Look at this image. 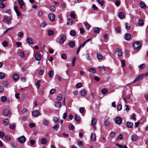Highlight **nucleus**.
<instances>
[{
  "instance_id": "obj_37",
  "label": "nucleus",
  "mask_w": 148,
  "mask_h": 148,
  "mask_svg": "<svg viewBox=\"0 0 148 148\" xmlns=\"http://www.w3.org/2000/svg\"><path fill=\"white\" fill-rule=\"evenodd\" d=\"M62 98V95L61 94H58L57 97V99L58 101H60Z\"/></svg>"
},
{
  "instance_id": "obj_30",
  "label": "nucleus",
  "mask_w": 148,
  "mask_h": 148,
  "mask_svg": "<svg viewBox=\"0 0 148 148\" xmlns=\"http://www.w3.org/2000/svg\"><path fill=\"white\" fill-rule=\"evenodd\" d=\"M3 123L4 125H7L9 123V121L8 119L6 118L3 121Z\"/></svg>"
},
{
  "instance_id": "obj_39",
  "label": "nucleus",
  "mask_w": 148,
  "mask_h": 148,
  "mask_svg": "<svg viewBox=\"0 0 148 148\" xmlns=\"http://www.w3.org/2000/svg\"><path fill=\"white\" fill-rule=\"evenodd\" d=\"M17 1L19 5H24V7H25L26 5L24 2L23 0H17Z\"/></svg>"
},
{
  "instance_id": "obj_26",
  "label": "nucleus",
  "mask_w": 148,
  "mask_h": 148,
  "mask_svg": "<svg viewBox=\"0 0 148 148\" xmlns=\"http://www.w3.org/2000/svg\"><path fill=\"white\" fill-rule=\"evenodd\" d=\"M138 138V136L136 134H134L131 136V139L132 141L136 140Z\"/></svg>"
},
{
  "instance_id": "obj_44",
  "label": "nucleus",
  "mask_w": 148,
  "mask_h": 148,
  "mask_svg": "<svg viewBox=\"0 0 148 148\" xmlns=\"http://www.w3.org/2000/svg\"><path fill=\"white\" fill-rule=\"evenodd\" d=\"M1 101L4 102L7 101V98L5 96H3L1 97Z\"/></svg>"
},
{
  "instance_id": "obj_20",
  "label": "nucleus",
  "mask_w": 148,
  "mask_h": 148,
  "mask_svg": "<svg viewBox=\"0 0 148 148\" xmlns=\"http://www.w3.org/2000/svg\"><path fill=\"white\" fill-rule=\"evenodd\" d=\"M73 21L70 18L68 19L67 20V22L66 24L68 25H71L73 23Z\"/></svg>"
},
{
  "instance_id": "obj_29",
  "label": "nucleus",
  "mask_w": 148,
  "mask_h": 148,
  "mask_svg": "<svg viewBox=\"0 0 148 148\" xmlns=\"http://www.w3.org/2000/svg\"><path fill=\"white\" fill-rule=\"evenodd\" d=\"M47 139L45 138H42L41 140V143L43 145H45L47 142Z\"/></svg>"
},
{
  "instance_id": "obj_10",
  "label": "nucleus",
  "mask_w": 148,
  "mask_h": 148,
  "mask_svg": "<svg viewBox=\"0 0 148 148\" xmlns=\"http://www.w3.org/2000/svg\"><path fill=\"white\" fill-rule=\"evenodd\" d=\"M134 124L131 122L127 121L126 122V125L127 127L128 128H131L133 127Z\"/></svg>"
},
{
  "instance_id": "obj_64",
  "label": "nucleus",
  "mask_w": 148,
  "mask_h": 148,
  "mask_svg": "<svg viewBox=\"0 0 148 148\" xmlns=\"http://www.w3.org/2000/svg\"><path fill=\"white\" fill-rule=\"evenodd\" d=\"M122 106L121 104H119L117 106V109L118 110L120 111L122 109Z\"/></svg>"
},
{
  "instance_id": "obj_42",
  "label": "nucleus",
  "mask_w": 148,
  "mask_h": 148,
  "mask_svg": "<svg viewBox=\"0 0 148 148\" xmlns=\"http://www.w3.org/2000/svg\"><path fill=\"white\" fill-rule=\"evenodd\" d=\"M5 76L4 73L2 72H0V79H2L5 77Z\"/></svg>"
},
{
  "instance_id": "obj_41",
  "label": "nucleus",
  "mask_w": 148,
  "mask_h": 148,
  "mask_svg": "<svg viewBox=\"0 0 148 148\" xmlns=\"http://www.w3.org/2000/svg\"><path fill=\"white\" fill-rule=\"evenodd\" d=\"M89 72L92 73V74L96 73V71L95 68H92L90 69L89 70Z\"/></svg>"
},
{
  "instance_id": "obj_25",
  "label": "nucleus",
  "mask_w": 148,
  "mask_h": 148,
  "mask_svg": "<svg viewBox=\"0 0 148 148\" xmlns=\"http://www.w3.org/2000/svg\"><path fill=\"white\" fill-rule=\"evenodd\" d=\"M49 121L48 120L46 119H44L43 120V124L44 125L47 126L49 124Z\"/></svg>"
},
{
  "instance_id": "obj_13",
  "label": "nucleus",
  "mask_w": 148,
  "mask_h": 148,
  "mask_svg": "<svg viewBox=\"0 0 148 148\" xmlns=\"http://www.w3.org/2000/svg\"><path fill=\"white\" fill-rule=\"evenodd\" d=\"M68 45L71 48H73L75 46V41L73 40H72L69 41L68 43Z\"/></svg>"
},
{
  "instance_id": "obj_46",
  "label": "nucleus",
  "mask_w": 148,
  "mask_h": 148,
  "mask_svg": "<svg viewBox=\"0 0 148 148\" xmlns=\"http://www.w3.org/2000/svg\"><path fill=\"white\" fill-rule=\"evenodd\" d=\"M138 24L141 26H142L144 25V22L142 19H140L138 21Z\"/></svg>"
},
{
  "instance_id": "obj_55",
  "label": "nucleus",
  "mask_w": 148,
  "mask_h": 148,
  "mask_svg": "<svg viewBox=\"0 0 148 148\" xmlns=\"http://www.w3.org/2000/svg\"><path fill=\"white\" fill-rule=\"evenodd\" d=\"M59 127V126L58 125H56L53 127V128L54 130H55L56 131H58Z\"/></svg>"
},
{
  "instance_id": "obj_7",
  "label": "nucleus",
  "mask_w": 148,
  "mask_h": 148,
  "mask_svg": "<svg viewBox=\"0 0 148 148\" xmlns=\"http://www.w3.org/2000/svg\"><path fill=\"white\" fill-rule=\"evenodd\" d=\"M32 115L34 117H37L40 115V112L38 110H35L32 112Z\"/></svg>"
},
{
  "instance_id": "obj_62",
  "label": "nucleus",
  "mask_w": 148,
  "mask_h": 148,
  "mask_svg": "<svg viewBox=\"0 0 148 148\" xmlns=\"http://www.w3.org/2000/svg\"><path fill=\"white\" fill-rule=\"evenodd\" d=\"M146 66V65L145 64H140V68L141 69H143Z\"/></svg>"
},
{
  "instance_id": "obj_54",
  "label": "nucleus",
  "mask_w": 148,
  "mask_h": 148,
  "mask_svg": "<svg viewBox=\"0 0 148 148\" xmlns=\"http://www.w3.org/2000/svg\"><path fill=\"white\" fill-rule=\"evenodd\" d=\"M56 92V90L54 88L51 89L50 90V93L51 95L55 94Z\"/></svg>"
},
{
  "instance_id": "obj_53",
  "label": "nucleus",
  "mask_w": 148,
  "mask_h": 148,
  "mask_svg": "<svg viewBox=\"0 0 148 148\" xmlns=\"http://www.w3.org/2000/svg\"><path fill=\"white\" fill-rule=\"evenodd\" d=\"M116 135V132H112L110 134V135L111 137H114Z\"/></svg>"
},
{
  "instance_id": "obj_60",
  "label": "nucleus",
  "mask_w": 148,
  "mask_h": 148,
  "mask_svg": "<svg viewBox=\"0 0 148 148\" xmlns=\"http://www.w3.org/2000/svg\"><path fill=\"white\" fill-rule=\"evenodd\" d=\"M130 118L131 119L134 120V121H136V119L135 117V114L134 113H133L132 115H131Z\"/></svg>"
},
{
  "instance_id": "obj_18",
  "label": "nucleus",
  "mask_w": 148,
  "mask_h": 148,
  "mask_svg": "<svg viewBox=\"0 0 148 148\" xmlns=\"http://www.w3.org/2000/svg\"><path fill=\"white\" fill-rule=\"evenodd\" d=\"M12 78L13 80L15 81H17L19 78L18 75L17 74H14L13 75Z\"/></svg>"
},
{
  "instance_id": "obj_1",
  "label": "nucleus",
  "mask_w": 148,
  "mask_h": 148,
  "mask_svg": "<svg viewBox=\"0 0 148 148\" xmlns=\"http://www.w3.org/2000/svg\"><path fill=\"white\" fill-rule=\"evenodd\" d=\"M144 77V74H142L139 76L137 77L134 80L133 82H132L130 83H128L127 84V85H128L130 84H132L134 83H135L138 81L140 80H142L143 79Z\"/></svg>"
},
{
  "instance_id": "obj_36",
  "label": "nucleus",
  "mask_w": 148,
  "mask_h": 148,
  "mask_svg": "<svg viewBox=\"0 0 148 148\" xmlns=\"http://www.w3.org/2000/svg\"><path fill=\"white\" fill-rule=\"evenodd\" d=\"M91 40V39L89 38L87 40L85 41L82 44H81L80 45H81V47H83L85 45V44L87 42H88L90 41Z\"/></svg>"
},
{
  "instance_id": "obj_48",
  "label": "nucleus",
  "mask_w": 148,
  "mask_h": 148,
  "mask_svg": "<svg viewBox=\"0 0 148 148\" xmlns=\"http://www.w3.org/2000/svg\"><path fill=\"white\" fill-rule=\"evenodd\" d=\"M40 80H38L37 81V82H36L35 85L38 88L40 86Z\"/></svg>"
},
{
  "instance_id": "obj_23",
  "label": "nucleus",
  "mask_w": 148,
  "mask_h": 148,
  "mask_svg": "<svg viewBox=\"0 0 148 148\" xmlns=\"http://www.w3.org/2000/svg\"><path fill=\"white\" fill-rule=\"evenodd\" d=\"M55 106L57 108H60L61 106V103L60 102H56L55 103Z\"/></svg>"
},
{
  "instance_id": "obj_27",
  "label": "nucleus",
  "mask_w": 148,
  "mask_h": 148,
  "mask_svg": "<svg viewBox=\"0 0 148 148\" xmlns=\"http://www.w3.org/2000/svg\"><path fill=\"white\" fill-rule=\"evenodd\" d=\"M54 32L53 30H48L47 31V34L49 36H52L53 35Z\"/></svg>"
},
{
  "instance_id": "obj_51",
  "label": "nucleus",
  "mask_w": 148,
  "mask_h": 148,
  "mask_svg": "<svg viewBox=\"0 0 148 148\" xmlns=\"http://www.w3.org/2000/svg\"><path fill=\"white\" fill-rule=\"evenodd\" d=\"M19 55L21 58H24L25 56V53L23 51L20 52L19 53Z\"/></svg>"
},
{
  "instance_id": "obj_3",
  "label": "nucleus",
  "mask_w": 148,
  "mask_h": 148,
  "mask_svg": "<svg viewBox=\"0 0 148 148\" xmlns=\"http://www.w3.org/2000/svg\"><path fill=\"white\" fill-rule=\"evenodd\" d=\"M134 49L135 50H138L140 47V41H137L134 43L133 45Z\"/></svg>"
},
{
  "instance_id": "obj_50",
  "label": "nucleus",
  "mask_w": 148,
  "mask_h": 148,
  "mask_svg": "<svg viewBox=\"0 0 148 148\" xmlns=\"http://www.w3.org/2000/svg\"><path fill=\"white\" fill-rule=\"evenodd\" d=\"M67 57V56L66 54L63 53L61 55V58L63 59H66Z\"/></svg>"
},
{
  "instance_id": "obj_35",
  "label": "nucleus",
  "mask_w": 148,
  "mask_h": 148,
  "mask_svg": "<svg viewBox=\"0 0 148 148\" xmlns=\"http://www.w3.org/2000/svg\"><path fill=\"white\" fill-rule=\"evenodd\" d=\"M118 16L121 19L123 18L124 16V14L123 12H120L118 14Z\"/></svg>"
},
{
  "instance_id": "obj_56",
  "label": "nucleus",
  "mask_w": 148,
  "mask_h": 148,
  "mask_svg": "<svg viewBox=\"0 0 148 148\" xmlns=\"http://www.w3.org/2000/svg\"><path fill=\"white\" fill-rule=\"evenodd\" d=\"M5 139L8 141H10L11 139V137L8 135H6L5 136Z\"/></svg>"
},
{
  "instance_id": "obj_22",
  "label": "nucleus",
  "mask_w": 148,
  "mask_h": 148,
  "mask_svg": "<svg viewBox=\"0 0 148 148\" xmlns=\"http://www.w3.org/2000/svg\"><path fill=\"white\" fill-rule=\"evenodd\" d=\"M110 124V120L109 119H106L104 121V125L106 126H108Z\"/></svg>"
},
{
  "instance_id": "obj_59",
  "label": "nucleus",
  "mask_w": 148,
  "mask_h": 148,
  "mask_svg": "<svg viewBox=\"0 0 148 148\" xmlns=\"http://www.w3.org/2000/svg\"><path fill=\"white\" fill-rule=\"evenodd\" d=\"M23 33L22 32H19L17 34L18 36L19 37H22L23 36Z\"/></svg>"
},
{
  "instance_id": "obj_47",
  "label": "nucleus",
  "mask_w": 148,
  "mask_h": 148,
  "mask_svg": "<svg viewBox=\"0 0 148 148\" xmlns=\"http://www.w3.org/2000/svg\"><path fill=\"white\" fill-rule=\"evenodd\" d=\"M2 44L4 47H6L8 46V43L7 41L4 40L2 42Z\"/></svg>"
},
{
  "instance_id": "obj_52",
  "label": "nucleus",
  "mask_w": 148,
  "mask_h": 148,
  "mask_svg": "<svg viewBox=\"0 0 148 148\" xmlns=\"http://www.w3.org/2000/svg\"><path fill=\"white\" fill-rule=\"evenodd\" d=\"M76 58L75 57H74L73 59H72V66H74L75 65V62L76 61Z\"/></svg>"
},
{
  "instance_id": "obj_34",
  "label": "nucleus",
  "mask_w": 148,
  "mask_h": 148,
  "mask_svg": "<svg viewBox=\"0 0 148 148\" xmlns=\"http://www.w3.org/2000/svg\"><path fill=\"white\" fill-rule=\"evenodd\" d=\"M48 74L50 78H52L54 75V72L52 71H50L49 72Z\"/></svg>"
},
{
  "instance_id": "obj_45",
  "label": "nucleus",
  "mask_w": 148,
  "mask_h": 148,
  "mask_svg": "<svg viewBox=\"0 0 148 148\" xmlns=\"http://www.w3.org/2000/svg\"><path fill=\"white\" fill-rule=\"evenodd\" d=\"M108 91V90L106 88H104L101 90V92L103 94H105Z\"/></svg>"
},
{
  "instance_id": "obj_4",
  "label": "nucleus",
  "mask_w": 148,
  "mask_h": 148,
  "mask_svg": "<svg viewBox=\"0 0 148 148\" xmlns=\"http://www.w3.org/2000/svg\"><path fill=\"white\" fill-rule=\"evenodd\" d=\"M18 142L20 143L23 144L25 143L26 140V138L24 136H21L18 138Z\"/></svg>"
},
{
  "instance_id": "obj_9",
  "label": "nucleus",
  "mask_w": 148,
  "mask_h": 148,
  "mask_svg": "<svg viewBox=\"0 0 148 148\" xmlns=\"http://www.w3.org/2000/svg\"><path fill=\"white\" fill-rule=\"evenodd\" d=\"M116 53H117V55L118 56L121 57L123 54V52L120 49H117L115 51Z\"/></svg>"
},
{
  "instance_id": "obj_12",
  "label": "nucleus",
  "mask_w": 148,
  "mask_h": 148,
  "mask_svg": "<svg viewBox=\"0 0 148 148\" xmlns=\"http://www.w3.org/2000/svg\"><path fill=\"white\" fill-rule=\"evenodd\" d=\"M48 17L50 20L53 21L55 20V15L53 14H50L48 16Z\"/></svg>"
},
{
  "instance_id": "obj_14",
  "label": "nucleus",
  "mask_w": 148,
  "mask_h": 148,
  "mask_svg": "<svg viewBox=\"0 0 148 148\" xmlns=\"http://www.w3.org/2000/svg\"><path fill=\"white\" fill-rule=\"evenodd\" d=\"M131 35L129 33L125 34L124 36V38L127 40H129L131 38Z\"/></svg>"
},
{
  "instance_id": "obj_28",
  "label": "nucleus",
  "mask_w": 148,
  "mask_h": 148,
  "mask_svg": "<svg viewBox=\"0 0 148 148\" xmlns=\"http://www.w3.org/2000/svg\"><path fill=\"white\" fill-rule=\"evenodd\" d=\"M97 122V119L95 118L93 119L91 121V124L93 126H94L95 125Z\"/></svg>"
},
{
  "instance_id": "obj_8",
  "label": "nucleus",
  "mask_w": 148,
  "mask_h": 148,
  "mask_svg": "<svg viewBox=\"0 0 148 148\" xmlns=\"http://www.w3.org/2000/svg\"><path fill=\"white\" fill-rule=\"evenodd\" d=\"M35 57L36 60L38 61H40L41 60V57L40 53L38 52H36L35 55Z\"/></svg>"
},
{
  "instance_id": "obj_57",
  "label": "nucleus",
  "mask_w": 148,
  "mask_h": 148,
  "mask_svg": "<svg viewBox=\"0 0 148 148\" xmlns=\"http://www.w3.org/2000/svg\"><path fill=\"white\" fill-rule=\"evenodd\" d=\"M82 86V84L81 83H78L76 84V87L78 88H81Z\"/></svg>"
},
{
  "instance_id": "obj_2",
  "label": "nucleus",
  "mask_w": 148,
  "mask_h": 148,
  "mask_svg": "<svg viewBox=\"0 0 148 148\" xmlns=\"http://www.w3.org/2000/svg\"><path fill=\"white\" fill-rule=\"evenodd\" d=\"M66 36L65 34H62L60 36V38L59 40V43L61 44L64 43L66 40Z\"/></svg>"
},
{
  "instance_id": "obj_24",
  "label": "nucleus",
  "mask_w": 148,
  "mask_h": 148,
  "mask_svg": "<svg viewBox=\"0 0 148 148\" xmlns=\"http://www.w3.org/2000/svg\"><path fill=\"white\" fill-rule=\"evenodd\" d=\"M91 140L94 141L96 140V136L95 133H93L91 136Z\"/></svg>"
},
{
  "instance_id": "obj_38",
  "label": "nucleus",
  "mask_w": 148,
  "mask_h": 148,
  "mask_svg": "<svg viewBox=\"0 0 148 148\" xmlns=\"http://www.w3.org/2000/svg\"><path fill=\"white\" fill-rule=\"evenodd\" d=\"M97 59L99 60L103 58V56L102 55L99 53H97Z\"/></svg>"
},
{
  "instance_id": "obj_43",
  "label": "nucleus",
  "mask_w": 148,
  "mask_h": 148,
  "mask_svg": "<svg viewBox=\"0 0 148 148\" xmlns=\"http://www.w3.org/2000/svg\"><path fill=\"white\" fill-rule=\"evenodd\" d=\"M69 129L71 130H73L75 128L74 125L72 124H70L69 127Z\"/></svg>"
},
{
  "instance_id": "obj_17",
  "label": "nucleus",
  "mask_w": 148,
  "mask_h": 148,
  "mask_svg": "<svg viewBox=\"0 0 148 148\" xmlns=\"http://www.w3.org/2000/svg\"><path fill=\"white\" fill-rule=\"evenodd\" d=\"M139 5L140 7L142 8L145 9L147 7V5L143 1H141L140 2Z\"/></svg>"
},
{
  "instance_id": "obj_6",
  "label": "nucleus",
  "mask_w": 148,
  "mask_h": 148,
  "mask_svg": "<svg viewBox=\"0 0 148 148\" xmlns=\"http://www.w3.org/2000/svg\"><path fill=\"white\" fill-rule=\"evenodd\" d=\"M12 19V18L10 16H5L3 20L5 23H10Z\"/></svg>"
},
{
  "instance_id": "obj_40",
  "label": "nucleus",
  "mask_w": 148,
  "mask_h": 148,
  "mask_svg": "<svg viewBox=\"0 0 148 148\" xmlns=\"http://www.w3.org/2000/svg\"><path fill=\"white\" fill-rule=\"evenodd\" d=\"M51 12L54 11L56 9V8L54 5H51L49 8Z\"/></svg>"
},
{
  "instance_id": "obj_21",
  "label": "nucleus",
  "mask_w": 148,
  "mask_h": 148,
  "mask_svg": "<svg viewBox=\"0 0 148 148\" xmlns=\"http://www.w3.org/2000/svg\"><path fill=\"white\" fill-rule=\"evenodd\" d=\"M93 31L94 33L96 34H98L100 32V29L99 27H95Z\"/></svg>"
},
{
  "instance_id": "obj_49",
  "label": "nucleus",
  "mask_w": 148,
  "mask_h": 148,
  "mask_svg": "<svg viewBox=\"0 0 148 148\" xmlns=\"http://www.w3.org/2000/svg\"><path fill=\"white\" fill-rule=\"evenodd\" d=\"M115 31L117 33H119L120 32V27H117L115 29Z\"/></svg>"
},
{
  "instance_id": "obj_32",
  "label": "nucleus",
  "mask_w": 148,
  "mask_h": 148,
  "mask_svg": "<svg viewBox=\"0 0 148 148\" xmlns=\"http://www.w3.org/2000/svg\"><path fill=\"white\" fill-rule=\"evenodd\" d=\"M99 71L102 72V71H105V67L104 66H99L98 67Z\"/></svg>"
},
{
  "instance_id": "obj_15",
  "label": "nucleus",
  "mask_w": 148,
  "mask_h": 148,
  "mask_svg": "<svg viewBox=\"0 0 148 148\" xmlns=\"http://www.w3.org/2000/svg\"><path fill=\"white\" fill-rule=\"evenodd\" d=\"M26 41L29 44H32L34 42L33 39L30 37H28Z\"/></svg>"
},
{
  "instance_id": "obj_11",
  "label": "nucleus",
  "mask_w": 148,
  "mask_h": 148,
  "mask_svg": "<svg viewBox=\"0 0 148 148\" xmlns=\"http://www.w3.org/2000/svg\"><path fill=\"white\" fill-rule=\"evenodd\" d=\"M14 10L16 14L18 16H20L21 15V14L19 11L18 9V7L16 6H14Z\"/></svg>"
},
{
  "instance_id": "obj_58",
  "label": "nucleus",
  "mask_w": 148,
  "mask_h": 148,
  "mask_svg": "<svg viewBox=\"0 0 148 148\" xmlns=\"http://www.w3.org/2000/svg\"><path fill=\"white\" fill-rule=\"evenodd\" d=\"M85 28L87 29H89L90 27V25L88 23H85Z\"/></svg>"
},
{
  "instance_id": "obj_5",
  "label": "nucleus",
  "mask_w": 148,
  "mask_h": 148,
  "mask_svg": "<svg viewBox=\"0 0 148 148\" xmlns=\"http://www.w3.org/2000/svg\"><path fill=\"white\" fill-rule=\"evenodd\" d=\"M122 121V119L120 117L118 116L115 118V122L117 124L120 125L121 124Z\"/></svg>"
},
{
  "instance_id": "obj_19",
  "label": "nucleus",
  "mask_w": 148,
  "mask_h": 148,
  "mask_svg": "<svg viewBox=\"0 0 148 148\" xmlns=\"http://www.w3.org/2000/svg\"><path fill=\"white\" fill-rule=\"evenodd\" d=\"M79 93L81 96H84L86 94V91L85 89H84L81 90Z\"/></svg>"
},
{
  "instance_id": "obj_33",
  "label": "nucleus",
  "mask_w": 148,
  "mask_h": 148,
  "mask_svg": "<svg viewBox=\"0 0 148 148\" xmlns=\"http://www.w3.org/2000/svg\"><path fill=\"white\" fill-rule=\"evenodd\" d=\"M74 119L77 122L80 121H81L80 117L79 116H78L77 114H76L75 115Z\"/></svg>"
},
{
  "instance_id": "obj_63",
  "label": "nucleus",
  "mask_w": 148,
  "mask_h": 148,
  "mask_svg": "<svg viewBox=\"0 0 148 148\" xmlns=\"http://www.w3.org/2000/svg\"><path fill=\"white\" fill-rule=\"evenodd\" d=\"M125 27L126 29L127 30H128L130 29V26L128 23H127L125 25Z\"/></svg>"
},
{
  "instance_id": "obj_61",
  "label": "nucleus",
  "mask_w": 148,
  "mask_h": 148,
  "mask_svg": "<svg viewBox=\"0 0 148 148\" xmlns=\"http://www.w3.org/2000/svg\"><path fill=\"white\" fill-rule=\"evenodd\" d=\"M5 133L2 131L0 132V138H3L5 137Z\"/></svg>"
},
{
  "instance_id": "obj_16",
  "label": "nucleus",
  "mask_w": 148,
  "mask_h": 148,
  "mask_svg": "<svg viewBox=\"0 0 148 148\" xmlns=\"http://www.w3.org/2000/svg\"><path fill=\"white\" fill-rule=\"evenodd\" d=\"M10 113L9 110L7 108L5 109L2 112L3 114L4 115H8Z\"/></svg>"
},
{
  "instance_id": "obj_31",
  "label": "nucleus",
  "mask_w": 148,
  "mask_h": 148,
  "mask_svg": "<svg viewBox=\"0 0 148 148\" xmlns=\"http://www.w3.org/2000/svg\"><path fill=\"white\" fill-rule=\"evenodd\" d=\"M70 34L71 36H74L76 34V32L74 30H71L70 32Z\"/></svg>"
}]
</instances>
